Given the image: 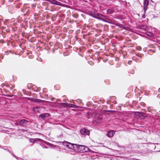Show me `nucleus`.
I'll return each instance as SVG.
<instances>
[{
  "label": "nucleus",
  "mask_w": 160,
  "mask_h": 160,
  "mask_svg": "<svg viewBox=\"0 0 160 160\" xmlns=\"http://www.w3.org/2000/svg\"><path fill=\"white\" fill-rule=\"evenodd\" d=\"M74 146L75 147L76 150L78 152H87L89 151V149L88 147L86 146L75 144Z\"/></svg>",
  "instance_id": "nucleus-1"
},
{
  "label": "nucleus",
  "mask_w": 160,
  "mask_h": 160,
  "mask_svg": "<svg viewBox=\"0 0 160 160\" xmlns=\"http://www.w3.org/2000/svg\"><path fill=\"white\" fill-rule=\"evenodd\" d=\"M75 144H72L71 143H68L66 145V146L68 148L73 149L74 150H76V149L74 145Z\"/></svg>",
  "instance_id": "nucleus-2"
},
{
  "label": "nucleus",
  "mask_w": 160,
  "mask_h": 160,
  "mask_svg": "<svg viewBox=\"0 0 160 160\" xmlns=\"http://www.w3.org/2000/svg\"><path fill=\"white\" fill-rule=\"evenodd\" d=\"M80 132L82 134L87 135L89 133V131L88 130L85 128H83L81 130Z\"/></svg>",
  "instance_id": "nucleus-3"
},
{
  "label": "nucleus",
  "mask_w": 160,
  "mask_h": 160,
  "mask_svg": "<svg viewBox=\"0 0 160 160\" xmlns=\"http://www.w3.org/2000/svg\"><path fill=\"white\" fill-rule=\"evenodd\" d=\"M114 133V132L113 131H110L108 132L107 135L109 137H112Z\"/></svg>",
  "instance_id": "nucleus-4"
},
{
  "label": "nucleus",
  "mask_w": 160,
  "mask_h": 160,
  "mask_svg": "<svg viewBox=\"0 0 160 160\" xmlns=\"http://www.w3.org/2000/svg\"><path fill=\"white\" fill-rule=\"evenodd\" d=\"M135 115L136 116V117L137 118H141V116H142L143 115L141 113H140L139 112H136L135 113Z\"/></svg>",
  "instance_id": "nucleus-5"
},
{
  "label": "nucleus",
  "mask_w": 160,
  "mask_h": 160,
  "mask_svg": "<svg viewBox=\"0 0 160 160\" xmlns=\"http://www.w3.org/2000/svg\"><path fill=\"white\" fill-rule=\"evenodd\" d=\"M49 116L48 113H45L44 114H41L40 115V116L42 118L44 119L45 117H47Z\"/></svg>",
  "instance_id": "nucleus-6"
},
{
  "label": "nucleus",
  "mask_w": 160,
  "mask_h": 160,
  "mask_svg": "<svg viewBox=\"0 0 160 160\" xmlns=\"http://www.w3.org/2000/svg\"><path fill=\"white\" fill-rule=\"evenodd\" d=\"M27 122V121L26 120L24 119H22L20 121V123L21 125H23L24 123H26Z\"/></svg>",
  "instance_id": "nucleus-7"
},
{
  "label": "nucleus",
  "mask_w": 160,
  "mask_h": 160,
  "mask_svg": "<svg viewBox=\"0 0 160 160\" xmlns=\"http://www.w3.org/2000/svg\"><path fill=\"white\" fill-rule=\"evenodd\" d=\"M148 4V1L147 0H145L144 1V8L146 7Z\"/></svg>",
  "instance_id": "nucleus-8"
},
{
  "label": "nucleus",
  "mask_w": 160,
  "mask_h": 160,
  "mask_svg": "<svg viewBox=\"0 0 160 160\" xmlns=\"http://www.w3.org/2000/svg\"><path fill=\"white\" fill-rule=\"evenodd\" d=\"M102 118L100 117L98 118V120H97L96 121V122L97 123H99V122H100L102 120Z\"/></svg>",
  "instance_id": "nucleus-9"
},
{
  "label": "nucleus",
  "mask_w": 160,
  "mask_h": 160,
  "mask_svg": "<svg viewBox=\"0 0 160 160\" xmlns=\"http://www.w3.org/2000/svg\"><path fill=\"white\" fill-rule=\"evenodd\" d=\"M33 111L36 112H39V110L38 108L37 107H35L33 108Z\"/></svg>",
  "instance_id": "nucleus-10"
},
{
  "label": "nucleus",
  "mask_w": 160,
  "mask_h": 160,
  "mask_svg": "<svg viewBox=\"0 0 160 160\" xmlns=\"http://www.w3.org/2000/svg\"><path fill=\"white\" fill-rule=\"evenodd\" d=\"M52 3L55 4H57V2L55 1H53V2H52Z\"/></svg>",
  "instance_id": "nucleus-11"
},
{
  "label": "nucleus",
  "mask_w": 160,
  "mask_h": 160,
  "mask_svg": "<svg viewBox=\"0 0 160 160\" xmlns=\"http://www.w3.org/2000/svg\"><path fill=\"white\" fill-rule=\"evenodd\" d=\"M31 142H32L33 141H34V140L33 139H30Z\"/></svg>",
  "instance_id": "nucleus-12"
}]
</instances>
